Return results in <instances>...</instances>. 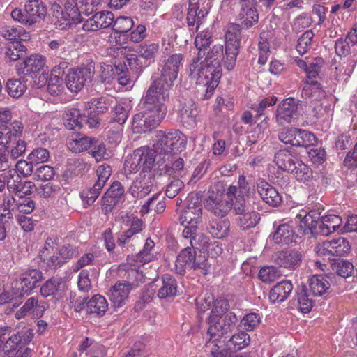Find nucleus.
I'll return each mask as SVG.
<instances>
[{
  "label": "nucleus",
  "mask_w": 357,
  "mask_h": 357,
  "mask_svg": "<svg viewBox=\"0 0 357 357\" xmlns=\"http://www.w3.org/2000/svg\"><path fill=\"white\" fill-rule=\"evenodd\" d=\"M257 190L263 201L271 206H278L282 202L278 190L264 179L257 181Z\"/></svg>",
  "instance_id": "19"
},
{
  "label": "nucleus",
  "mask_w": 357,
  "mask_h": 357,
  "mask_svg": "<svg viewBox=\"0 0 357 357\" xmlns=\"http://www.w3.org/2000/svg\"><path fill=\"white\" fill-rule=\"evenodd\" d=\"M112 103V98L100 96L91 102V128L100 125L99 114L107 112Z\"/></svg>",
  "instance_id": "22"
},
{
  "label": "nucleus",
  "mask_w": 357,
  "mask_h": 357,
  "mask_svg": "<svg viewBox=\"0 0 357 357\" xmlns=\"http://www.w3.org/2000/svg\"><path fill=\"white\" fill-rule=\"evenodd\" d=\"M297 307L303 313L309 312L312 306L313 301L309 298L307 289L305 287L298 288L296 291Z\"/></svg>",
  "instance_id": "49"
},
{
  "label": "nucleus",
  "mask_w": 357,
  "mask_h": 357,
  "mask_svg": "<svg viewBox=\"0 0 357 357\" xmlns=\"http://www.w3.org/2000/svg\"><path fill=\"white\" fill-rule=\"evenodd\" d=\"M273 261L280 267L295 270L301 264L303 255L296 250L279 251L274 255Z\"/></svg>",
  "instance_id": "18"
},
{
  "label": "nucleus",
  "mask_w": 357,
  "mask_h": 357,
  "mask_svg": "<svg viewBox=\"0 0 357 357\" xmlns=\"http://www.w3.org/2000/svg\"><path fill=\"white\" fill-rule=\"evenodd\" d=\"M342 223V218L337 215L328 214L322 216L319 225V234L328 236L339 229Z\"/></svg>",
  "instance_id": "31"
},
{
  "label": "nucleus",
  "mask_w": 357,
  "mask_h": 357,
  "mask_svg": "<svg viewBox=\"0 0 357 357\" xmlns=\"http://www.w3.org/2000/svg\"><path fill=\"white\" fill-rule=\"evenodd\" d=\"M197 114L198 112L194 104L185 105L180 111L181 121L183 123L194 125L195 124Z\"/></svg>",
  "instance_id": "55"
},
{
  "label": "nucleus",
  "mask_w": 357,
  "mask_h": 357,
  "mask_svg": "<svg viewBox=\"0 0 357 357\" xmlns=\"http://www.w3.org/2000/svg\"><path fill=\"white\" fill-rule=\"evenodd\" d=\"M277 102L278 98L275 96H271L262 98L258 104L252 106L251 108L257 112L256 116L260 117L264 114V111L267 107L275 105Z\"/></svg>",
  "instance_id": "62"
},
{
  "label": "nucleus",
  "mask_w": 357,
  "mask_h": 357,
  "mask_svg": "<svg viewBox=\"0 0 357 357\" xmlns=\"http://www.w3.org/2000/svg\"><path fill=\"white\" fill-rule=\"evenodd\" d=\"M195 247L192 248L191 245L185 247L180 252L175 261L176 271L178 274H184L185 268L186 267L190 268L193 259H195Z\"/></svg>",
  "instance_id": "34"
},
{
  "label": "nucleus",
  "mask_w": 357,
  "mask_h": 357,
  "mask_svg": "<svg viewBox=\"0 0 357 357\" xmlns=\"http://www.w3.org/2000/svg\"><path fill=\"white\" fill-rule=\"evenodd\" d=\"M107 310L108 303L104 296L97 294L91 298V314L102 317Z\"/></svg>",
  "instance_id": "51"
},
{
  "label": "nucleus",
  "mask_w": 357,
  "mask_h": 357,
  "mask_svg": "<svg viewBox=\"0 0 357 357\" xmlns=\"http://www.w3.org/2000/svg\"><path fill=\"white\" fill-rule=\"evenodd\" d=\"M183 56L180 53L173 54L163 61L160 76L156 79L173 86L177 79L180 67L183 64Z\"/></svg>",
  "instance_id": "10"
},
{
  "label": "nucleus",
  "mask_w": 357,
  "mask_h": 357,
  "mask_svg": "<svg viewBox=\"0 0 357 357\" xmlns=\"http://www.w3.org/2000/svg\"><path fill=\"white\" fill-rule=\"evenodd\" d=\"M177 292V282L175 278L169 274L162 277V286L158 290V296L160 299H171L174 298Z\"/></svg>",
  "instance_id": "33"
},
{
  "label": "nucleus",
  "mask_w": 357,
  "mask_h": 357,
  "mask_svg": "<svg viewBox=\"0 0 357 357\" xmlns=\"http://www.w3.org/2000/svg\"><path fill=\"white\" fill-rule=\"evenodd\" d=\"M22 343V336L17 332L15 334H13L10 336L6 342L3 343L2 348L5 353H10L15 351L18 346Z\"/></svg>",
  "instance_id": "64"
},
{
  "label": "nucleus",
  "mask_w": 357,
  "mask_h": 357,
  "mask_svg": "<svg viewBox=\"0 0 357 357\" xmlns=\"http://www.w3.org/2000/svg\"><path fill=\"white\" fill-rule=\"evenodd\" d=\"M85 81L84 69L70 70L66 76V85L72 92L80 91Z\"/></svg>",
  "instance_id": "35"
},
{
  "label": "nucleus",
  "mask_w": 357,
  "mask_h": 357,
  "mask_svg": "<svg viewBox=\"0 0 357 357\" xmlns=\"http://www.w3.org/2000/svg\"><path fill=\"white\" fill-rule=\"evenodd\" d=\"M151 191V185L138 179L134 181L128 189V193L134 198L137 199H142L146 197Z\"/></svg>",
  "instance_id": "46"
},
{
  "label": "nucleus",
  "mask_w": 357,
  "mask_h": 357,
  "mask_svg": "<svg viewBox=\"0 0 357 357\" xmlns=\"http://www.w3.org/2000/svg\"><path fill=\"white\" fill-rule=\"evenodd\" d=\"M230 222L228 219L212 221L208 227L209 233L217 238H223L228 236Z\"/></svg>",
  "instance_id": "43"
},
{
  "label": "nucleus",
  "mask_w": 357,
  "mask_h": 357,
  "mask_svg": "<svg viewBox=\"0 0 357 357\" xmlns=\"http://www.w3.org/2000/svg\"><path fill=\"white\" fill-rule=\"evenodd\" d=\"M140 164V160L137 156L135 151H134L131 155L126 158L124 163V170L129 174L137 173L142 169Z\"/></svg>",
  "instance_id": "61"
},
{
  "label": "nucleus",
  "mask_w": 357,
  "mask_h": 357,
  "mask_svg": "<svg viewBox=\"0 0 357 357\" xmlns=\"http://www.w3.org/2000/svg\"><path fill=\"white\" fill-rule=\"evenodd\" d=\"M68 145L73 151L80 153L86 151L89 147V138L82 133H76L69 141Z\"/></svg>",
  "instance_id": "50"
},
{
  "label": "nucleus",
  "mask_w": 357,
  "mask_h": 357,
  "mask_svg": "<svg viewBox=\"0 0 357 357\" xmlns=\"http://www.w3.org/2000/svg\"><path fill=\"white\" fill-rule=\"evenodd\" d=\"M221 317H218L213 321L211 320V316H209L208 319V328L207 331V336L208 337V342H217L220 340L225 334L228 333L225 330V326L220 320Z\"/></svg>",
  "instance_id": "37"
},
{
  "label": "nucleus",
  "mask_w": 357,
  "mask_h": 357,
  "mask_svg": "<svg viewBox=\"0 0 357 357\" xmlns=\"http://www.w3.org/2000/svg\"><path fill=\"white\" fill-rule=\"evenodd\" d=\"M250 343L249 335L241 331L234 334L227 342V347H230L233 351H237L248 346Z\"/></svg>",
  "instance_id": "47"
},
{
  "label": "nucleus",
  "mask_w": 357,
  "mask_h": 357,
  "mask_svg": "<svg viewBox=\"0 0 357 357\" xmlns=\"http://www.w3.org/2000/svg\"><path fill=\"white\" fill-rule=\"evenodd\" d=\"M39 257L49 268H56L63 263L57 250L55 249V241L50 237L46 239L39 252Z\"/></svg>",
  "instance_id": "17"
},
{
  "label": "nucleus",
  "mask_w": 357,
  "mask_h": 357,
  "mask_svg": "<svg viewBox=\"0 0 357 357\" xmlns=\"http://www.w3.org/2000/svg\"><path fill=\"white\" fill-rule=\"evenodd\" d=\"M299 159L298 155L290 149L278 150L274 155V162L276 166L284 172H289Z\"/></svg>",
  "instance_id": "25"
},
{
  "label": "nucleus",
  "mask_w": 357,
  "mask_h": 357,
  "mask_svg": "<svg viewBox=\"0 0 357 357\" xmlns=\"http://www.w3.org/2000/svg\"><path fill=\"white\" fill-rule=\"evenodd\" d=\"M24 126L20 120H13L8 126L0 130V142L8 144L11 140L21 138Z\"/></svg>",
  "instance_id": "27"
},
{
  "label": "nucleus",
  "mask_w": 357,
  "mask_h": 357,
  "mask_svg": "<svg viewBox=\"0 0 357 357\" xmlns=\"http://www.w3.org/2000/svg\"><path fill=\"white\" fill-rule=\"evenodd\" d=\"M61 284V279L59 278H52L47 280L40 288L42 296L47 298L54 295L59 290Z\"/></svg>",
  "instance_id": "54"
},
{
  "label": "nucleus",
  "mask_w": 357,
  "mask_h": 357,
  "mask_svg": "<svg viewBox=\"0 0 357 357\" xmlns=\"http://www.w3.org/2000/svg\"><path fill=\"white\" fill-rule=\"evenodd\" d=\"M222 186L215 185L211 188L208 196L204 201V206L207 211L218 217H225L231 209V202L226 199Z\"/></svg>",
  "instance_id": "5"
},
{
  "label": "nucleus",
  "mask_w": 357,
  "mask_h": 357,
  "mask_svg": "<svg viewBox=\"0 0 357 357\" xmlns=\"http://www.w3.org/2000/svg\"><path fill=\"white\" fill-rule=\"evenodd\" d=\"M132 288L130 282H116L110 290V300L114 307H120L126 303Z\"/></svg>",
  "instance_id": "26"
},
{
  "label": "nucleus",
  "mask_w": 357,
  "mask_h": 357,
  "mask_svg": "<svg viewBox=\"0 0 357 357\" xmlns=\"http://www.w3.org/2000/svg\"><path fill=\"white\" fill-rule=\"evenodd\" d=\"M24 9L29 20L26 22H37L43 21L47 15V7L41 0H29L25 6Z\"/></svg>",
  "instance_id": "24"
},
{
  "label": "nucleus",
  "mask_w": 357,
  "mask_h": 357,
  "mask_svg": "<svg viewBox=\"0 0 357 357\" xmlns=\"http://www.w3.org/2000/svg\"><path fill=\"white\" fill-rule=\"evenodd\" d=\"M241 26L240 24H229L225 32V52L222 56V63L227 70H232L236 63L239 53Z\"/></svg>",
  "instance_id": "4"
},
{
  "label": "nucleus",
  "mask_w": 357,
  "mask_h": 357,
  "mask_svg": "<svg viewBox=\"0 0 357 357\" xmlns=\"http://www.w3.org/2000/svg\"><path fill=\"white\" fill-rule=\"evenodd\" d=\"M47 308L48 304L45 301L38 300L37 296H33L28 298L23 306L15 312V317L20 319L30 315L39 318L43 315Z\"/></svg>",
  "instance_id": "16"
},
{
  "label": "nucleus",
  "mask_w": 357,
  "mask_h": 357,
  "mask_svg": "<svg viewBox=\"0 0 357 357\" xmlns=\"http://www.w3.org/2000/svg\"><path fill=\"white\" fill-rule=\"evenodd\" d=\"M156 145L160 149L162 159L171 160L174 155L184 150L187 144L186 137L178 130H158Z\"/></svg>",
  "instance_id": "2"
},
{
  "label": "nucleus",
  "mask_w": 357,
  "mask_h": 357,
  "mask_svg": "<svg viewBox=\"0 0 357 357\" xmlns=\"http://www.w3.org/2000/svg\"><path fill=\"white\" fill-rule=\"evenodd\" d=\"M42 280L43 274L37 269H31L22 273L19 279L13 283L15 296L20 297L29 294Z\"/></svg>",
  "instance_id": "9"
},
{
  "label": "nucleus",
  "mask_w": 357,
  "mask_h": 357,
  "mask_svg": "<svg viewBox=\"0 0 357 357\" xmlns=\"http://www.w3.org/2000/svg\"><path fill=\"white\" fill-rule=\"evenodd\" d=\"M116 24H109L107 26H105L104 28L111 29L114 30V32L110 36L109 41L110 43H116V45H122L125 43L126 38L130 36V40L134 43H139L142 41L146 36V28L142 24H139L136 28H134V24H132L130 32L129 31H116L114 26Z\"/></svg>",
  "instance_id": "12"
},
{
  "label": "nucleus",
  "mask_w": 357,
  "mask_h": 357,
  "mask_svg": "<svg viewBox=\"0 0 357 357\" xmlns=\"http://www.w3.org/2000/svg\"><path fill=\"white\" fill-rule=\"evenodd\" d=\"M112 169L109 165H102L96 171L97 180L91 188V199L94 202L99 196L107 181L111 176Z\"/></svg>",
  "instance_id": "28"
},
{
  "label": "nucleus",
  "mask_w": 357,
  "mask_h": 357,
  "mask_svg": "<svg viewBox=\"0 0 357 357\" xmlns=\"http://www.w3.org/2000/svg\"><path fill=\"white\" fill-rule=\"evenodd\" d=\"M329 287L330 284L324 275H316L310 280V289L314 296H323L328 291Z\"/></svg>",
  "instance_id": "40"
},
{
  "label": "nucleus",
  "mask_w": 357,
  "mask_h": 357,
  "mask_svg": "<svg viewBox=\"0 0 357 357\" xmlns=\"http://www.w3.org/2000/svg\"><path fill=\"white\" fill-rule=\"evenodd\" d=\"M238 215V224L242 229H248L254 227L258 224L260 220L259 213L250 209Z\"/></svg>",
  "instance_id": "42"
},
{
  "label": "nucleus",
  "mask_w": 357,
  "mask_h": 357,
  "mask_svg": "<svg viewBox=\"0 0 357 357\" xmlns=\"http://www.w3.org/2000/svg\"><path fill=\"white\" fill-rule=\"evenodd\" d=\"M293 290V284L289 280H283L275 284L269 292L271 303H282L285 301Z\"/></svg>",
  "instance_id": "30"
},
{
  "label": "nucleus",
  "mask_w": 357,
  "mask_h": 357,
  "mask_svg": "<svg viewBox=\"0 0 357 357\" xmlns=\"http://www.w3.org/2000/svg\"><path fill=\"white\" fill-rule=\"evenodd\" d=\"M223 56V45H215L204 56L202 60L207 61L214 65L221 66V59Z\"/></svg>",
  "instance_id": "56"
},
{
  "label": "nucleus",
  "mask_w": 357,
  "mask_h": 357,
  "mask_svg": "<svg viewBox=\"0 0 357 357\" xmlns=\"http://www.w3.org/2000/svg\"><path fill=\"white\" fill-rule=\"evenodd\" d=\"M296 218L298 220V231L302 235L315 236L319 234V227L321 218V213L317 210L306 211L303 210L296 215Z\"/></svg>",
  "instance_id": "13"
},
{
  "label": "nucleus",
  "mask_w": 357,
  "mask_h": 357,
  "mask_svg": "<svg viewBox=\"0 0 357 357\" xmlns=\"http://www.w3.org/2000/svg\"><path fill=\"white\" fill-rule=\"evenodd\" d=\"M63 119L66 128L68 130L81 128L83 121H88L84 117L81 116L79 110L76 108L66 110L63 114Z\"/></svg>",
  "instance_id": "39"
},
{
  "label": "nucleus",
  "mask_w": 357,
  "mask_h": 357,
  "mask_svg": "<svg viewBox=\"0 0 357 357\" xmlns=\"http://www.w3.org/2000/svg\"><path fill=\"white\" fill-rule=\"evenodd\" d=\"M301 96L310 101H319L326 96L325 91L317 81H305Z\"/></svg>",
  "instance_id": "32"
},
{
  "label": "nucleus",
  "mask_w": 357,
  "mask_h": 357,
  "mask_svg": "<svg viewBox=\"0 0 357 357\" xmlns=\"http://www.w3.org/2000/svg\"><path fill=\"white\" fill-rule=\"evenodd\" d=\"M172 87L160 80L153 79L144 96V105L167 107Z\"/></svg>",
  "instance_id": "8"
},
{
  "label": "nucleus",
  "mask_w": 357,
  "mask_h": 357,
  "mask_svg": "<svg viewBox=\"0 0 357 357\" xmlns=\"http://www.w3.org/2000/svg\"><path fill=\"white\" fill-rule=\"evenodd\" d=\"M332 268L338 275L344 278L350 276L354 271L352 263L345 260L334 262L332 264Z\"/></svg>",
  "instance_id": "59"
},
{
  "label": "nucleus",
  "mask_w": 357,
  "mask_h": 357,
  "mask_svg": "<svg viewBox=\"0 0 357 357\" xmlns=\"http://www.w3.org/2000/svg\"><path fill=\"white\" fill-rule=\"evenodd\" d=\"M205 52H198L197 56L190 66L189 76L197 84L205 86V94L203 99L210 98L218 86L222 76L221 66L214 65L204 61Z\"/></svg>",
  "instance_id": "1"
},
{
  "label": "nucleus",
  "mask_w": 357,
  "mask_h": 357,
  "mask_svg": "<svg viewBox=\"0 0 357 357\" xmlns=\"http://www.w3.org/2000/svg\"><path fill=\"white\" fill-rule=\"evenodd\" d=\"M296 108L297 105L294 98L284 99L277 107L275 112L276 121L280 125L290 123Z\"/></svg>",
  "instance_id": "23"
},
{
  "label": "nucleus",
  "mask_w": 357,
  "mask_h": 357,
  "mask_svg": "<svg viewBox=\"0 0 357 357\" xmlns=\"http://www.w3.org/2000/svg\"><path fill=\"white\" fill-rule=\"evenodd\" d=\"M135 151L140 160L142 171L143 172H151L155 165L156 158L155 150L148 146H142Z\"/></svg>",
  "instance_id": "29"
},
{
  "label": "nucleus",
  "mask_w": 357,
  "mask_h": 357,
  "mask_svg": "<svg viewBox=\"0 0 357 357\" xmlns=\"http://www.w3.org/2000/svg\"><path fill=\"white\" fill-rule=\"evenodd\" d=\"M45 65V58L39 54H33L24 61L18 67L19 74H23L34 79V84L38 88L44 86L47 77L40 72Z\"/></svg>",
  "instance_id": "6"
},
{
  "label": "nucleus",
  "mask_w": 357,
  "mask_h": 357,
  "mask_svg": "<svg viewBox=\"0 0 357 357\" xmlns=\"http://www.w3.org/2000/svg\"><path fill=\"white\" fill-rule=\"evenodd\" d=\"M199 8V0H189V8L187 13L188 22H201L208 14L206 9Z\"/></svg>",
  "instance_id": "44"
},
{
  "label": "nucleus",
  "mask_w": 357,
  "mask_h": 357,
  "mask_svg": "<svg viewBox=\"0 0 357 357\" xmlns=\"http://www.w3.org/2000/svg\"><path fill=\"white\" fill-rule=\"evenodd\" d=\"M351 250L349 241L343 237H338L331 241H326L317 246V252L319 255L344 256Z\"/></svg>",
  "instance_id": "11"
},
{
  "label": "nucleus",
  "mask_w": 357,
  "mask_h": 357,
  "mask_svg": "<svg viewBox=\"0 0 357 357\" xmlns=\"http://www.w3.org/2000/svg\"><path fill=\"white\" fill-rule=\"evenodd\" d=\"M293 227L292 221L280 224L272 236L274 243L281 245L296 243L297 236L295 234Z\"/></svg>",
  "instance_id": "20"
},
{
  "label": "nucleus",
  "mask_w": 357,
  "mask_h": 357,
  "mask_svg": "<svg viewBox=\"0 0 357 357\" xmlns=\"http://www.w3.org/2000/svg\"><path fill=\"white\" fill-rule=\"evenodd\" d=\"M314 36V33L311 30L305 31L300 36L296 45V50L300 55L302 56L308 52Z\"/></svg>",
  "instance_id": "53"
},
{
  "label": "nucleus",
  "mask_w": 357,
  "mask_h": 357,
  "mask_svg": "<svg viewBox=\"0 0 357 357\" xmlns=\"http://www.w3.org/2000/svg\"><path fill=\"white\" fill-rule=\"evenodd\" d=\"M6 146L9 150L10 157L15 160L24 153L26 149V142L24 139L19 138L8 142Z\"/></svg>",
  "instance_id": "52"
},
{
  "label": "nucleus",
  "mask_w": 357,
  "mask_h": 357,
  "mask_svg": "<svg viewBox=\"0 0 357 357\" xmlns=\"http://www.w3.org/2000/svg\"><path fill=\"white\" fill-rule=\"evenodd\" d=\"M26 47L20 41H13L8 44L6 58L10 61L18 60L26 52Z\"/></svg>",
  "instance_id": "48"
},
{
  "label": "nucleus",
  "mask_w": 357,
  "mask_h": 357,
  "mask_svg": "<svg viewBox=\"0 0 357 357\" xmlns=\"http://www.w3.org/2000/svg\"><path fill=\"white\" fill-rule=\"evenodd\" d=\"M279 139L294 146L308 147L317 142L316 136L307 130L297 128H284L278 135Z\"/></svg>",
  "instance_id": "7"
},
{
  "label": "nucleus",
  "mask_w": 357,
  "mask_h": 357,
  "mask_svg": "<svg viewBox=\"0 0 357 357\" xmlns=\"http://www.w3.org/2000/svg\"><path fill=\"white\" fill-rule=\"evenodd\" d=\"M237 194V187L235 185H230L226 192L227 199L230 201H233L231 203V208H233L235 213L238 215L243 212L250 209L245 204V200L243 195Z\"/></svg>",
  "instance_id": "38"
},
{
  "label": "nucleus",
  "mask_w": 357,
  "mask_h": 357,
  "mask_svg": "<svg viewBox=\"0 0 357 357\" xmlns=\"http://www.w3.org/2000/svg\"><path fill=\"white\" fill-rule=\"evenodd\" d=\"M143 112L133 116L132 129L135 133L146 132L156 128L167 114V107L144 105Z\"/></svg>",
  "instance_id": "3"
},
{
  "label": "nucleus",
  "mask_w": 357,
  "mask_h": 357,
  "mask_svg": "<svg viewBox=\"0 0 357 357\" xmlns=\"http://www.w3.org/2000/svg\"><path fill=\"white\" fill-rule=\"evenodd\" d=\"M102 79L109 82L111 79H116L121 86H128L131 83L128 68L125 64L119 63L114 66L111 65L102 66Z\"/></svg>",
  "instance_id": "15"
},
{
  "label": "nucleus",
  "mask_w": 357,
  "mask_h": 357,
  "mask_svg": "<svg viewBox=\"0 0 357 357\" xmlns=\"http://www.w3.org/2000/svg\"><path fill=\"white\" fill-rule=\"evenodd\" d=\"M6 87L8 94L13 98L22 96L26 89V85L17 79H9Z\"/></svg>",
  "instance_id": "58"
},
{
  "label": "nucleus",
  "mask_w": 357,
  "mask_h": 357,
  "mask_svg": "<svg viewBox=\"0 0 357 357\" xmlns=\"http://www.w3.org/2000/svg\"><path fill=\"white\" fill-rule=\"evenodd\" d=\"M202 218V206L198 197L194 203H190L187 208L183 210L179 217V222L184 225H197L201 222Z\"/></svg>",
  "instance_id": "21"
},
{
  "label": "nucleus",
  "mask_w": 357,
  "mask_h": 357,
  "mask_svg": "<svg viewBox=\"0 0 357 357\" xmlns=\"http://www.w3.org/2000/svg\"><path fill=\"white\" fill-rule=\"evenodd\" d=\"M190 268L194 270L200 271L203 275H207L210 271L211 265L208 261V258L205 253L204 255L195 254V259L191 264Z\"/></svg>",
  "instance_id": "57"
},
{
  "label": "nucleus",
  "mask_w": 357,
  "mask_h": 357,
  "mask_svg": "<svg viewBox=\"0 0 357 357\" xmlns=\"http://www.w3.org/2000/svg\"><path fill=\"white\" fill-rule=\"evenodd\" d=\"M300 182H306L312 177V171L311 168L305 164L300 158L296 161L292 170L289 172Z\"/></svg>",
  "instance_id": "41"
},
{
  "label": "nucleus",
  "mask_w": 357,
  "mask_h": 357,
  "mask_svg": "<svg viewBox=\"0 0 357 357\" xmlns=\"http://www.w3.org/2000/svg\"><path fill=\"white\" fill-rule=\"evenodd\" d=\"M155 248V243L150 238H148L144 243L143 249L135 256L137 263L144 265L153 261L155 259V255L153 250Z\"/></svg>",
  "instance_id": "45"
},
{
  "label": "nucleus",
  "mask_w": 357,
  "mask_h": 357,
  "mask_svg": "<svg viewBox=\"0 0 357 357\" xmlns=\"http://www.w3.org/2000/svg\"><path fill=\"white\" fill-rule=\"evenodd\" d=\"M54 175L55 172L53 167L47 165L38 167L33 174L34 178L40 181H50Z\"/></svg>",
  "instance_id": "63"
},
{
  "label": "nucleus",
  "mask_w": 357,
  "mask_h": 357,
  "mask_svg": "<svg viewBox=\"0 0 357 357\" xmlns=\"http://www.w3.org/2000/svg\"><path fill=\"white\" fill-rule=\"evenodd\" d=\"M0 34L4 38L13 41H26L30 38L29 33L20 25L4 26L0 30Z\"/></svg>",
  "instance_id": "36"
},
{
  "label": "nucleus",
  "mask_w": 357,
  "mask_h": 357,
  "mask_svg": "<svg viewBox=\"0 0 357 357\" xmlns=\"http://www.w3.org/2000/svg\"><path fill=\"white\" fill-rule=\"evenodd\" d=\"M211 37L212 32L208 29L199 32L197 35L195 39V45L199 52H202V54L205 52V48L210 45Z\"/></svg>",
  "instance_id": "60"
},
{
  "label": "nucleus",
  "mask_w": 357,
  "mask_h": 357,
  "mask_svg": "<svg viewBox=\"0 0 357 357\" xmlns=\"http://www.w3.org/2000/svg\"><path fill=\"white\" fill-rule=\"evenodd\" d=\"M7 189L10 193H13L17 198H23L30 195L35 188V184L31 181H22L15 169L7 172Z\"/></svg>",
  "instance_id": "14"
}]
</instances>
